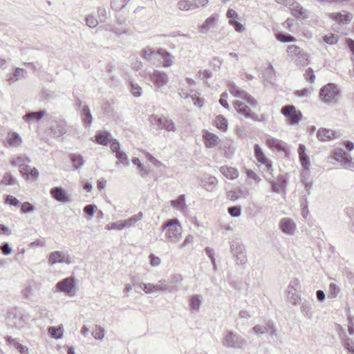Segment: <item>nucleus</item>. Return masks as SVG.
<instances>
[{"label":"nucleus","mask_w":354,"mask_h":354,"mask_svg":"<svg viewBox=\"0 0 354 354\" xmlns=\"http://www.w3.org/2000/svg\"><path fill=\"white\" fill-rule=\"evenodd\" d=\"M161 231H165V241L167 243H177L182 237V226L177 218L166 221L162 225Z\"/></svg>","instance_id":"1"},{"label":"nucleus","mask_w":354,"mask_h":354,"mask_svg":"<svg viewBox=\"0 0 354 354\" xmlns=\"http://www.w3.org/2000/svg\"><path fill=\"white\" fill-rule=\"evenodd\" d=\"M339 94V88L335 84L333 83H328L324 86L319 91V96L321 100L327 104L336 102Z\"/></svg>","instance_id":"2"},{"label":"nucleus","mask_w":354,"mask_h":354,"mask_svg":"<svg viewBox=\"0 0 354 354\" xmlns=\"http://www.w3.org/2000/svg\"><path fill=\"white\" fill-rule=\"evenodd\" d=\"M246 341L241 335L232 331H227L223 339V344L227 348L241 349Z\"/></svg>","instance_id":"3"},{"label":"nucleus","mask_w":354,"mask_h":354,"mask_svg":"<svg viewBox=\"0 0 354 354\" xmlns=\"http://www.w3.org/2000/svg\"><path fill=\"white\" fill-rule=\"evenodd\" d=\"M229 91L230 93L236 97L241 98L245 100L249 104L252 106H256L258 105V102L257 100L253 97L251 95H250L245 91L240 88L237 86L234 83L230 82L228 84Z\"/></svg>","instance_id":"4"},{"label":"nucleus","mask_w":354,"mask_h":354,"mask_svg":"<svg viewBox=\"0 0 354 354\" xmlns=\"http://www.w3.org/2000/svg\"><path fill=\"white\" fill-rule=\"evenodd\" d=\"M281 113L287 118L288 122L291 125H295L300 122L302 113L297 111L295 106L288 104L283 106L281 110Z\"/></svg>","instance_id":"5"},{"label":"nucleus","mask_w":354,"mask_h":354,"mask_svg":"<svg viewBox=\"0 0 354 354\" xmlns=\"http://www.w3.org/2000/svg\"><path fill=\"white\" fill-rule=\"evenodd\" d=\"M277 2L284 4L291 10L292 15L297 19H306L308 17L307 11L294 0H278Z\"/></svg>","instance_id":"6"},{"label":"nucleus","mask_w":354,"mask_h":354,"mask_svg":"<svg viewBox=\"0 0 354 354\" xmlns=\"http://www.w3.org/2000/svg\"><path fill=\"white\" fill-rule=\"evenodd\" d=\"M75 280L70 277L59 281L55 286V292L65 293L68 296H74L75 289Z\"/></svg>","instance_id":"7"},{"label":"nucleus","mask_w":354,"mask_h":354,"mask_svg":"<svg viewBox=\"0 0 354 354\" xmlns=\"http://www.w3.org/2000/svg\"><path fill=\"white\" fill-rule=\"evenodd\" d=\"M232 104L237 113L242 115L244 118L251 119L254 121L260 120L258 115L252 112L250 108L247 106L245 102L241 100H235Z\"/></svg>","instance_id":"8"},{"label":"nucleus","mask_w":354,"mask_h":354,"mask_svg":"<svg viewBox=\"0 0 354 354\" xmlns=\"http://www.w3.org/2000/svg\"><path fill=\"white\" fill-rule=\"evenodd\" d=\"M266 178L270 183L273 192L279 193L285 189L287 179L284 175H279L277 178V180H274L273 174L269 173V176H266Z\"/></svg>","instance_id":"9"},{"label":"nucleus","mask_w":354,"mask_h":354,"mask_svg":"<svg viewBox=\"0 0 354 354\" xmlns=\"http://www.w3.org/2000/svg\"><path fill=\"white\" fill-rule=\"evenodd\" d=\"M333 157L346 169L351 168V165L353 164L351 155L346 153L342 148L335 149L333 151Z\"/></svg>","instance_id":"10"},{"label":"nucleus","mask_w":354,"mask_h":354,"mask_svg":"<svg viewBox=\"0 0 354 354\" xmlns=\"http://www.w3.org/2000/svg\"><path fill=\"white\" fill-rule=\"evenodd\" d=\"M139 286L140 288H142L146 293H153L158 291H167L169 290L171 292L172 290L169 289L167 284L166 281L165 280H160L158 281L157 284H152V283H139Z\"/></svg>","instance_id":"11"},{"label":"nucleus","mask_w":354,"mask_h":354,"mask_svg":"<svg viewBox=\"0 0 354 354\" xmlns=\"http://www.w3.org/2000/svg\"><path fill=\"white\" fill-rule=\"evenodd\" d=\"M254 153L257 161L265 165L266 171L271 174V171L273 170L272 163L268 160L262 149L258 144H255L254 146Z\"/></svg>","instance_id":"12"},{"label":"nucleus","mask_w":354,"mask_h":354,"mask_svg":"<svg viewBox=\"0 0 354 354\" xmlns=\"http://www.w3.org/2000/svg\"><path fill=\"white\" fill-rule=\"evenodd\" d=\"M151 81L158 88H163L168 82V75L166 73L154 71L149 75Z\"/></svg>","instance_id":"13"},{"label":"nucleus","mask_w":354,"mask_h":354,"mask_svg":"<svg viewBox=\"0 0 354 354\" xmlns=\"http://www.w3.org/2000/svg\"><path fill=\"white\" fill-rule=\"evenodd\" d=\"M230 249L236 258L237 263L241 265L245 264L246 262V256L243 251V246L239 243L234 242L231 244Z\"/></svg>","instance_id":"14"},{"label":"nucleus","mask_w":354,"mask_h":354,"mask_svg":"<svg viewBox=\"0 0 354 354\" xmlns=\"http://www.w3.org/2000/svg\"><path fill=\"white\" fill-rule=\"evenodd\" d=\"M266 144L270 149H275L279 151H283L288 153L286 143L281 140L268 136L266 138Z\"/></svg>","instance_id":"15"},{"label":"nucleus","mask_w":354,"mask_h":354,"mask_svg":"<svg viewBox=\"0 0 354 354\" xmlns=\"http://www.w3.org/2000/svg\"><path fill=\"white\" fill-rule=\"evenodd\" d=\"M48 263L50 265H53L57 263H65L66 264H70L71 261L69 256H65L62 252L55 251L50 254Z\"/></svg>","instance_id":"16"},{"label":"nucleus","mask_w":354,"mask_h":354,"mask_svg":"<svg viewBox=\"0 0 354 354\" xmlns=\"http://www.w3.org/2000/svg\"><path fill=\"white\" fill-rule=\"evenodd\" d=\"M339 133L326 128H320L317 133V137L320 141L330 140L333 138H339Z\"/></svg>","instance_id":"17"},{"label":"nucleus","mask_w":354,"mask_h":354,"mask_svg":"<svg viewBox=\"0 0 354 354\" xmlns=\"http://www.w3.org/2000/svg\"><path fill=\"white\" fill-rule=\"evenodd\" d=\"M50 193L53 198L57 201L62 203H67L70 201L65 190L61 187H54L50 189Z\"/></svg>","instance_id":"18"},{"label":"nucleus","mask_w":354,"mask_h":354,"mask_svg":"<svg viewBox=\"0 0 354 354\" xmlns=\"http://www.w3.org/2000/svg\"><path fill=\"white\" fill-rule=\"evenodd\" d=\"M287 53L290 56L297 57L302 62L308 59V55L300 47L296 45L288 46Z\"/></svg>","instance_id":"19"},{"label":"nucleus","mask_w":354,"mask_h":354,"mask_svg":"<svg viewBox=\"0 0 354 354\" xmlns=\"http://www.w3.org/2000/svg\"><path fill=\"white\" fill-rule=\"evenodd\" d=\"M203 140L207 148H213L220 142L219 138L216 134L207 131H205L203 134Z\"/></svg>","instance_id":"20"},{"label":"nucleus","mask_w":354,"mask_h":354,"mask_svg":"<svg viewBox=\"0 0 354 354\" xmlns=\"http://www.w3.org/2000/svg\"><path fill=\"white\" fill-rule=\"evenodd\" d=\"M50 131L54 137H60L66 133L65 121H56L50 127Z\"/></svg>","instance_id":"21"},{"label":"nucleus","mask_w":354,"mask_h":354,"mask_svg":"<svg viewBox=\"0 0 354 354\" xmlns=\"http://www.w3.org/2000/svg\"><path fill=\"white\" fill-rule=\"evenodd\" d=\"M110 139L111 133L109 131H100L96 133L95 139L92 140L98 145L106 146L108 145Z\"/></svg>","instance_id":"22"},{"label":"nucleus","mask_w":354,"mask_h":354,"mask_svg":"<svg viewBox=\"0 0 354 354\" xmlns=\"http://www.w3.org/2000/svg\"><path fill=\"white\" fill-rule=\"evenodd\" d=\"M295 225L293 221L288 218H284L280 221V229L288 234H292L295 232Z\"/></svg>","instance_id":"23"},{"label":"nucleus","mask_w":354,"mask_h":354,"mask_svg":"<svg viewBox=\"0 0 354 354\" xmlns=\"http://www.w3.org/2000/svg\"><path fill=\"white\" fill-rule=\"evenodd\" d=\"M45 110L38 111H30L23 116V119L28 123L38 121L41 120L45 115Z\"/></svg>","instance_id":"24"},{"label":"nucleus","mask_w":354,"mask_h":354,"mask_svg":"<svg viewBox=\"0 0 354 354\" xmlns=\"http://www.w3.org/2000/svg\"><path fill=\"white\" fill-rule=\"evenodd\" d=\"M80 115L86 128L90 127L93 122V116L91 115L88 106L84 105L82 106Z\"/></svg>","instance_id":"25"},{"label":"nucleus","mask_w":354,"mask_h":354,"mask_svg":"<svg viewBox=\"0 0 354 354\" xmlns=\"http://www.w3.org/2000/svg\"><path fill=\"white\" fill-rule=\"evenodd\" d=\"M331 17L342 24H348L352 19V15L348 12L332 13Z\"/></svg>","instance_id":"26"},{"label":"nucleus","mask_w":354,"mask_h":354,"mask_svg":"<svg viewBox=\"0 0 354 354\" xmlns=\"http://www.w3.org/2000/svg\"><path fill=\"white\" fill-rule=\"evenodd\" d=\"M218 180L214 176H209L201 180V185L207 191H212L216 186Z\"/></svg>","instance_id":"27"},{"label":"nucleus","mask_w":354,"mask_h":354,"mask_svg":"<svg viewBox=\"0 0 354 354\" xmlns=\"http://www.w3.org/2000/svg\"><path fill=\"white\" fill-rule=\"evenodd\" d=\"M27 75V71L21 68H16L15 71L10 75L8 82L10 84L18 81L20 78H25Z\"/></svg>","instance_id":"28"},{"label":"nucleus","mask_w":354,"mask_h":354,"mask_svg":"<svg viewBox=\"0 0 354 354\" xmlns=\"http://www.w3.org/2000/svg\"><path fill=\"white\" fill-rule=\"evenodd\" d=\"M216 21V17L215 16H210L206 19L205 22L200 27V32L205 34L210 30L211 28H214Z\"/></svg>","instance_id":"29"},{"label":"nucleus","mask_w":354,"mask_h":354,"mask_svg":"<svg viewBox=\"0 0 354 354\" xmlns=\"http://www.w3.org/2000/svg\"><path fill=\"white\" fill-rule=\"evenodd\" d=\"M69 158L73 163V169L75 170L80 169L84 164L83 156L79 153H71L69 155Z\"/></svg>","instance_id":"30"},{"label":"nucleus","mask_w":354,"mask_h":354,"mask_svg":"<svg viewBox=\"0 0 354 354\" xmlns=\"http://www.w3.org/2000/svg\"><path fill=\"white\" fill-rule=\"evenodd\" d=\"M220 171L227 178L234 179L238 177L239 172L234 167L223 166L220 168Z\"/></svg>","instance_id":"31"},{"label":"nucleus","mask_w":354,"mask_h":354,"mask_svg":"<svg viewBox=\"0 0 354 354\" xmlns=\"http://www.w3.org/2000/svg\"><path fill=\"white\" fill-rule=\"evenodd\" d=\"M143 217V213L142 212H138L137 214L131 216V218L122 221L123 226L124 228H128L134 226L135 224L140 221Z\"/></svg>","instance_id":"32"},{"label":"nucleus","mask_w":354,"mask_h":354,"mask_svg":"<svg viewBox=\"0 0 354 354\" xmlns=\"http://www.w3.org/2000/svg\"><path fill=\"white\" fill-rule=\"evenodd\" d=\"M301 301V313L308 318H310L313 315L312 308L310 303L306 299H300Z\"/></svg>","instance_id":"33"},{"label":"nucleus","mask_w":354,"mask_h":354,"mask_svg":"<svg viewBox=\"0 0 354 354\" xmlns=\"http://www.w3.org/2000/svg\"><path fill=\"white\" fill-rule=\"evenodd\" d=\"M202 304V297L200 295H194L190 299V308L192 311H198Z\"/></svg>","instance_id":"34"},{"label":"nucleus","mask_w":354,"mask_h":354,"mask_svg":"<svg viewBox=\"0 0 354 354\" xmlns=\"http://www.w3.org/2000/svg\"><path fill=\"white\" fill-rule=\"evenodd\" d=\"M171 205L174 209L184 210L187 207L185 195L182 194L177 199L171 201Z\"/></svg>","instance_id":"35"},{"label":"nucleus","mask_w":354,"mask_h":354,"mask_svg":"<svg viewBox=\"0 0 354 354\" xmlns=\"http://www.w3.org/2000/svg\"><path fill=\"white\" fill-rule=\"evenodd\" d=\"M227 120L221 115H219L216 117L215 119V126L220 130L223 131H225L227 129Z\"/></svg>","instance_id":"36"},{"label":"nucleus","mask_w":354,"mask_h":354,"mask_svg":"<svg viewBox=\"0 0 354 354\" xmlns=\"http://www.w3.org/2000/svg\"><path fill=\"white\" fill-rule=\"evenodd\" d=\"M275 71L272 64H269L264 75V81L272 84L274 81Z\"/></svg>","instance_id":"37"},{"label":"nucleus","mask_w":354,"mask_h":354,"mask_svg":"<svg viewBox=\"0 0 354 354\" xmlns=\"http://www.w3.org/2000/svg\"><path fill=\"white\" fill-rule=\"evenodd\" d=\"M6 140L12 147L16 146L21 142L19 135L15 132H10L6 137Z\"/></svg>","instance_id":"38"},{"label":"nucleus","mask_w":354,"mask_h":354,"mask_svg":"<svg viewBox=\"0 0 354 354\" xmlns=\"http://www.w3.org/2000/svg\"><path fill=\"white\" fill-rule=\"evenodd\" d=\"M165 118V116L159 117L156 115H152L149 118V121L153 127H157L162 129Z\"/></svg>","instance_id":"39"},{"label":"nucleus","mask_w":354,"mask_h":354,"mask_svg":"<svg viewBox=\"0 0 354 354\" xmlns=\"http://www.w3.org/2000/svg\"><path fill=\"white\" fill-rule=\"evenodd\" d=\"M244 191L241 188H236L234 190L229 191L227 192V197L231 201H236L240 198L241 196L243 195Z\"/></svg>","instance_id":"40"},{"label":"nucleus","mask_w":354,"mask_h":354,"mask_svg":"<svg viewBox=\"0 0 354 354\" xmlns=\"http://www.w3.org/2000/svg\"><path fill=\"white\" fill-rule=\"evenodd\" d=\"M287 296L289 301L294 305H296L298 301L301 299L299 295L297 293V289H288Z\"/></svg>","instance_id":"41"},{"label":"nucleus","mask_w":354,"mask_h":354,"mask_svg":"<svg viewBox=\"0 0 354 354\" xmlns=\"http://www.w3.org/2000/svg\"><path fill=\"white\" fill-rule=\"evenodd\" d=\"M276 38L277 40H279L281 42H283V43L293 42L296 40L295 37H293L289 34L284 33L283 32H279L277 33Z\"/></svg>","instance_id":"42"},{"label":"nucleus","mask_w":354,"mask_h":354,"mask_svg":"<svg viewBox=\"0 0 354 354\" xmlns=\"http://www.w3.org/2000/svg\"><path fill=\"white\" fill-rule=\"evenodd\" d=\"M115 154L116 158L118 159L117 165L122 164L126 166L129 165V160L127 158V155L124 151L120 150L118 151H116L115 153Z\"/></svg>","instance_id":"43"},{"label":"nucleus","mask_w":354,"mask_h":354,"mask_svg":"<svg viewBox=\"0 0 354 354\" xmlns=\"http://www.w3.org/2000/svg\"><path fill=\"white\" fill-rule=\"evenodd\" d=\"M177 6L178 9L183 11L194 10L192 1H180L178 3Z\"/></svg>","instance_id":"44"},{"label":"nucleus","mask_w":354,"mask_h":354,"mask_svg":"<svg viewBox=\"0 0 354 354\" xmlns=\"http://www.w3.org/2000/svg\"><path fill=\"white\" fill-rule=\"evenodd\" d=\"M342 342L344 348L349 353L354 354V342L353 339L344 335Z\"/></svg>","instance_id":"45"},{"label":"nucleus","mask_w":354,"mask_h":354,"mask_svg":"<svg viewBox=\"0 0 354 354\" xmlns=\"http://www.w3.org/2000/svg\"><path fill=\"white\" fill-rule=\"evenodd\" d=\"M24 162H30V158L25 156H19L10 160L11 165L15 167H19V165H23Z\"/></svg>","instance_id":"46"},{"label":"nucleus","mask_w":354,"mask_h":354,"mask_svg":"<svg viewBox=\"0 0 354 354\" xmlns=\"http://www.w3.org/2000/svg\"><path fill=\"white\" fill-rule=\"evenodd\" d=\"M48 333L51 337L58 339L62 337L63 333L61 327L50 326Z\"/></svg>","instance_id":"47"},{"label":"nucleus","mask_w":354,"mask_h":354,"mask_svg":"<svg viewBox=\"0 0 354 354\" xmlns=\"http://www.w3.org/2000/svg\"><path fill=\"white\" fill-rule=\"evenodd\" d=\"M92 335L96 339L102 340L104 337V329L100 326L96 325L95 329L92 332Z\"/></svg>","instance_id":"48"},{"label":"nucleus","mask_w":354,"mask_h":354,"mask_svg":"<svg viewBox=\"0 0 354 354\" xmlns=\"http://www.w3.org/2000/svg\"><path fill=\"white\" fill-rule=\"evenodd\" d=\"M162 129H165L168 131H175L176 127L174 122L171 120H169L165 117Z\"/></svg>","instance_id":"49"},{"label":"nucleus","mask_w":354,"mask_h":354,"mask_svg":"<svg viewBox=\"0 0 354 354\" xmlns=\"http://www.w3.org/2000/svg\"><path fill=\"white\" fill-rule=\"evenodd\" d=\"M86 25L90 28L96 27L99 23H100L98 19L93 15H88L86 17Z\"/></svg>","instance_id":"50"},{"label":"nucleus","mask_w":354,"mask_h":354,"mask_svg":"<svg viewBox=\"0 0 354 354\" xmlns=\"http://www.w3.org/2000/svg\"><path fill=\"white\" fill-rule=\"evenodd\" d=\"M39 171L35 167H30L29 171L25 174V178L28 180H35L38 178Z\"/></svg>","instance_id":"51"},{"label":"nucleus","mask_w":354,"mask_h":354,"mask_svg":"<svg viewBox=\"0 0 354 354\" xmlns=\"http://www.w3.org/2000/svg\"><path fill=\"white\" fill-rule=\"evenodd\" d=\"M227 212L232 217H239L241 214V207L239 205L232 206L227 209Z\"/></svg>","instance_id":"52"},{"label":"nucleus","mask_w":354,"mask_h":354,"mask_svg":"<svg viewBox=\"0 0 354 354\" xmlns=\"http://www.w3.org/2000/svg\"><path fill=\"white\" fill-rule=\"evenodd\" d=\"M15 181V178L10 173H6L1 181V183L5 185H11L14 184Z\"/></svg>","instance_id":"53"},{"label":"nucleus","mask_w":354,"mask_h":354,"mask_svg":"<svg viewBox=\"0 0 354 354\" xmlns=\"http://www.w3.org/2000/svg\"><path fill=\"white\" fill-rule=\"evenodd\" d=\"M194 10L202 9L207 6L209 0H192Z\"/></svg>","instance_id":"54"},{"label":"nucleus","mask_w":354,"mask_h":354,"mask_svg":"<svg viewBox=\"0 0 354 354\" xmlns=\"http://www.w3.org/2000/svg\"><path fill=\"white\" fill-rule=\"evenodd\" d=\"M0 250L3 254L8 256L12 254V248L8 242H4L0 245Z\"/></svg>","instance_id":"55"},{"label":"nucleus","mask_w":354,"mask_h":354,"mask_svg":"<svg viewBox=\"0 0 354 354\" xmlns=\"http://www.w3.org/2000/svg\"><path fill=\"white\" fill-rule=\"evenodd\" d=\"M162 55V59H163V61H162L163 66L164 67L171 66L173 63L171 58V55L167 51H164Z\"/></svg>","instance_id":"56"},{"label":"nucleus","mask_w":354,"mask_h":354,"mask_svg":"<svg viewBox=\"0 0 354 354\" xmlns=\"http://www.w3.org/2000/svg\"><path fill=\"white\" fill-rule=\"evenodd\" d=\"M97 19L100 23L104 22L107 19V12L104 8L100 7L97 8Z\"/></svg>","instance_id":"57"},{"label":"nucleus","mask_w":354,"mask_h":354,"mask_svg":"<svg viewBox=\"0 0 354 354\" xmlns=\"http://www.w3.org/2000/svg\"><path fill=\"white\" fill-rule=\"evenodd\" d=\"M106 228L111 230L117 229L119 230H123L124 227L123 226L122 221H118L116 222L111 223V224H108L106 225Z\"/></svg>","instance_id":"58"},{"label":"nucleus","mask_w":354,"mask_h":354,"mask_svg":"<svg viewBox=\"0 0 354 354\" xmlns=\"http://www.w3.org/2000/svg\"><path fill=\"white\" fill-rule=\"evenodd\" d=\"M131 92V93L136 96L139 97L142 93V88L137 84L131 82L130 84Z\"/></svg>","instance_id":"59"},{"label":"nucleus","mask_w":354,"mask_h":354,"mask_svg":"<svg viewBox=\"0 0 354 354\" xmlns=\"http://www.w3.org/2000/svg\"><path fill=\"white\" fill-rule=\"evenodd\" d=\"M96 209H97V206L95 205L90 204V205H86L84 207L83 211L88 216H93Z\"/></svg>","instance_id":"60"},{"label":"nucleus","mask_w":354,"mask_h":354,"mask_svg":"<svg viewBox=\"0 0 354 354\" xmlns=\"http://www.w3.org/2000/svg\"><path fill=\"white\" fill-rule=\"evenodd\" d=\"M109 143H110V148L113 153H115L116 151L121 150L120 144L118 140L111 138Z\"/></svg>","instance_id":"61"},{"label":"nucleus","mask_w":354,"mask_h":354,"mask_svg":"<svg viewBox=\"0 0 354 354\" xmlns=\"http://www.w3.org/2000/svg\"><path fill=\"white\" fill-rule=\"evenodd\" d=\"M21 210L23 213H29L32 212L35 210V207L33 205L28 202H24L21 204Z\"/></svg>","instance_id":"62"},{"label":"nucleus","mask_w":354,"mask_h":354,"mask_svg":"<svg viewBox=\"0 0 354 354\" xmlns=\"http://www.w3.org/2000/svg\"><path fill=\"white\" fill-rule=\"evenodd\" d=\"M5 203L11 206L18 207L19 205V200L11 195H8L6 197Z\"/></svg>","instance_id":"63"},{"label":"nucleus","mask_w":354,"mask_h":354,"mask_svg":"<svg viewBox=\"0 0 354 354\" xmlns=\"http://www.w3.org/2000/svg\"><path fill=\"white\" fill-rule=\"evenodd\" d=\"M329 290H330L329 297H330L332 299L336 298V297L337 296V295L339 292V289L338 286L335 283H330L329 285Z\"/></svg>","instance_id":"64"}]
</instances>
